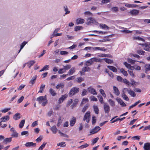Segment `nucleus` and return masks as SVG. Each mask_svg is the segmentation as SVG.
<instances>
[{"label":"nucleus","mask_w":150,"mask_h":150,"mask_svg":"<svg viewBox=\"0 0 150 150\" xmlns=\"http://www.w3.org/2000/svg\"><path fill=\"white\" fill-rule=\"evenodd\" d=\"M76 118L75 117H73L70 121V125L71 126L74 125L76 122Z\"/></svg>","instance_id":"obj_23"},{"label":"nucleus","mask_w":150,"mask_h":150,"mask_svg":"<svg viewBox=\"0 0 150 150\" xmlns=\"http://www.w3.org/2000/svg\"><path fill=\"white\" fill-rule=\"evenodd\" d=\"M93 50L94 51L96 50H100L103 51H106L107 50V49H105L104 47H93Z\"/></svg>","instance_id":"obj_17"},{"label":"nucleus","mask_w":150,"mask_h":150,"mask_svg":"<svg viewBox=\"0 0 150 150\" xmlns=\"http://www.w3.org/2000/svg\"><path fill=\"white\" fill-rule=\"evenodd\" d=\"M49 92L51 95L53 96H55L57 94L54 91V90L52 88H51L50 89Z\"/></svg>","instance_id":"obj_33"},{"label":"nucleus","mask_w":150,"mask_h":150,"mask_svg":"<svg viewBox=\"0 0 150 150\" xmlns=\"http://www.w3.org/2000/svg\"><path fill=\"white\" fill-rule=\"evenodd\" d=\"M143 148L145 150H150V143L149 142L145 143Z\"/></svg>","instance_id":"obj_13"},{"label":"nucleus","mask_w":150,"mask_h":150,"mask_svg":"<svg viewBox=\"0 0 150 150\" xmlns=\"http://www.w3.org/2000/svg\"><path fill=\"white\" fill-rule=\"evenodd\" d=\"M11 109L10 108H5L1 110L2 112L6 113Z\"/></svg>","instance_id":"obj_58"},{"label":"nucleus","mask_w":150,"mask_h":150,"mask_svg":"<svg viewBox=\"0 0 150 150\" xmlns=\"http://www.w3.org/2000/svg\"><path fill=\"white\" fill-rule=\"evenodd\" d=\"M107 67L110 70L114 72H116L117 71V69L115 67L111 66H108Z\"/></svg>","instance_id":"obj_26"},{"label":"nucleus","mask_w":150,"mask_h":150,"mask_svg":"<svg viewBox=\"0 0 150 150\" xmlns=\"http://www.w3.org/2000/svg\"><path fill=\"white\" fill-rule=\"evenodd\" d=\"M11 136L14 137H18V134L15 131L14 132H12Z\"/></svg>","instance_id":"obj_41"},{"label":"nucleus","mask_w":150,"mask_h":150,"mask_svg":"<svg viewBox=\"0 0 150 150\" xmlns=\"http://www.w3.org/2000/svg\"><path fill=\"white\" fill-rule=\"evenodd\" d=\"M133 39L134 40H139L142 41L144 42H145V40L144 39L141 38L139 36L134 37H133Z\"/></svg>","instance_id":"obj_37"},{"label":"nucleus","mask_w":150,"mask_h":150,"mask_svg":"<svg viewBox=\"0 0 150 150\" xmlns=\"http://www.w3.org/2000/svg\"><path fill=\"white\" fill-rule=\"evenodd\" d=\"M88 146V145L87 144H85L83 145H81L80 146H79L78 148L81 149H83L84 148Z\"/></svg>","instance_id":"obj_64"},{"label":"nucleus","mask_w":150,"mask_h":150,"mask_svg":"<svg viewBox=\"0 0 150 150\" xmlns=\"http://www.w3.org/2000/svg\"><path fill=\"white\" fill-rule=\"evenodd\" d=\"M123 82L125 83L126 84L127 86H129L130 84H131V85H132V83H130L129 81H128L126 79H123ZM130 87V86H129Z\"/></svg>","instance_id":"obj_40"},{"label":"nucleus","mask_w":150,"mask_h":150,"mask_svg":"<svg viewBox=\"0 0 150 150\" xmlns=\"http://www.w3.org/2000/svg\"><path fill=\"white\" fill-rule=\"evenodd\" d=\"M124 64L127 68L130 69L131 67V65L130 64L127 63V62H124Z\"/></svg>","instance_id":"obj_59"},{"label":"nucleus","mask_w":150,"mask_h":150,"mask_svg":"<svg viewBox=\"0 0 150 150\" xmlns=\"http://www.w3.org/2000/svg\"><path fill=\"white\" fill-rule=\"evenodd\" d=\"M137 52L138 54L140 55H144L145 53V52L141 50H138L137 51Z\"/></svg>","instance_id":"obj_54"},{"label":"nucleus","mask_w":150,"mask_h":150,"mask_svg":"<svg viewBox=\"0 0 150 150\" xmlns=\"http://www.w3.org/2000/svg\"><path fill=\"white\" fill-rule=\"evenodd\" d=\"M37 100L38 101L39 103H42L43 106H45L47 103L46 97L43 96H40L38 98Z\"/></svg>","instance_id":"obj_1"},{"label":"nucleus","mask_w":150,"mask_h":150,"mask_svg":"<svg viewBox=\"0 0 150 150\" xmlns=\"http://www.w3.org/2000/svg\"><path fill=\"white\" fill-rule=\"evenodd\" d=\"M50 129L51 131L52 132V133L54 134H56L58 131V129L56 127L55 125H54L52 126V127H51Z\"/></svg>","instance_id":"obj_16"},{"label":"nucleus","mask_w":150,"mask_h":150,"mask_svg":"<svg viewBox=\"0 0 150 150\" xmlns=\"http://www.w3.org/2000/svg\"><path fill=\"white\" fill-rule=\"evenodd\" d=\"M25 123V120H22L19 124V128H22L23 126Z\"/></svg>","instance_id":"obj_38"},{"label":"nucleus","mask_w":150,"mask_h":150,"mask_svg":"<svg viewBox=\"0 0 150 150\" xmlns=\"http://www.w3.org/2000/svg\"><path fill=\"white\" fill-rule=\"evenodd\" d=\"M126 92H123V93L122 94V97L123 98L127 101H128L129 100V99L127 96L125 94V93Z\"/></svg>","instance_id":"obj_27"},{"label":"nucleus","mask_w":150,"mask_h":150,"mask_svg":"<svg viewBox=\"0 0 150 150\" xmlns=\"http://www.w3.org/2000/svg\"><path fill=\"white\" fill-rule=\"evenodd\" d=\"M145 73H147V72L150 71V64H146L145 66Z\"/></svg>","instance_id":"obj_36"},{"label":"nucleus","mask_w":150,"mask_h":150,"mask_svg":"<svg viewBox=\"0 0 150 150\" xmlns=\"http://www.w3.org/2000/svg\"><path fill=\"white\" fill-rule=\"evenodd\" d=\"M21 134L22 136L26 135V136H27L28 135V132L27 131H23L21 132Z\"/></svg>","instance_id":"obj_57"},{"label":"nucleus","mask_w":150,"mask_h":150,"mask_svg":"<svg viewBox=\"0 0 150 150\" xmlns=\"http://www.w3.org/2000/svg\"><path fill=\"white\" fill-rule=\"evenodd\" d=\"M99 139V138L98 137H96V138L93 139V140H92V142L93 145L96 143Z\"/></svg>","instance_id":"obj_53"},{"label":"nucleus","mask_w":150,"mask_h":150,"mask_svg":"<svg viewBox=\"0 0 150 150\" xmlns=\"http://www.w3.org/2000/svg\"><path fill=\"white\" fill-rule=\"evenodd\" d=\"M67 95H62L61 97H60L59 99L58 102L60 104L62 103L64 100L67 97Z\"/></svg>","instance_id":"obj_12"},{"label":"nucleus","mask_w":150,"mask_h":150,"mask_svg":"<svg viewBox=\"0 0 150 150\" xmlns=\"http://www.w3.org/2000/svg\"><path fill=\"white\" fill-rule=\"evenodd\" d=\"M96 23H98L96 22V20H95L94 18L92 17L88 18L87 20V22H86V24L88 25H91L94 24H96Z\"/></svg>","instance_id":"obj_5"},{"label":"nucleus","mask_w":150,"mask_h":150,"mask_svg":"<svg viewBox=\"0 0 150 150\" xmlns=\"http://www.w3.org/2000/svg\"><path fill=\"white\" fill-rule=\"evenodd\" d=\"M20 113H16L13 117V119L15 120H16L20 119L21 117L20 116Z\"/></svg>","instance_id":"obj_21"},{"label":"nucleus","mask_w":150,"mask_h":150,"mask_svg":"<svg viewBox=\"0 0 150 150\" xmlns=\"http://www.w3.org/2000/svg\"><path fill=\"white\" fill-rule=\"evenodd\" d=\"M84 80V79L82 77H80L77 78L76 81L79 83H81L82 81Z\"/></svg>","instance_id":"obj_47"},{"label":"nucleus","mask_w":150,"mask_h":150,"mask_svg":"<svg viewBox=\"0 0 150 150\" xmlns=\"http://www.w3.org/2000/svg\"><path fill=\"white\" fill-rule=\"evenodd\" d=\"M88 101V100L87 98L83 99L81 103V105L85 104Z\"/></svg>","instance_id":"obj_46"},{"label":"nucleus","mask_w":150,"mask_h":150,"mask_svg":"<svg viewBox=\"0 0 150 150\" xmlns=\"http://www.w3.org/2000/svg\"><path fill=\"white\" fill-rule=\"evenodd\" d=\"M59 133L60 134L61 136L63 137H65L68 138L69 137V136L67 134H64L60 130L59 131Z\"/></svg>","instance_id":"obj_55"},{"label":"nucleus","mask_w":150,"mask_h":150,"mask_svg":"<svg viewBox=\"0 0 150 150\" xmlns=\"http://www.w3.org/2000/svg\"><path fill=\"white\" fill-rule=\"evenodd\" d=\"M47 143L45 142H44L43 144L40 146L39 148L38 149V150H42L45 146Z\"/></svg>","instance_id":"obj_51"},{"label":"nucleus","mask_w":150,"mask_h":150,"mask_svg":"<svg viewBox=\"0 0 150 150\" xmlns=\"http://www.w3.org/2000/svg\"><path fill=\"white\" fill-rule=\"evenodd\" d=\"M90 98L91 101H97L98 100L96 98L93 96H91L90 97Z\"/></svg>","instance_id":"obj_52"},{"label":"nucleus","mask_w":150,"mask_h":150,"mask_svg":"<svg viewBox=\"0 0 150 150\" xmlns=\"http://www.w3.org/2000/svg\"><path fill=\"white\" fill-rule=\"evenodd\" d=\"M76 69L75 67L71 68L67 73V74L69 75H71L76 71Z\"/></svg>","instance_id":"obj_14"},{"label":"nucleus","mask_w":150,"mask_h":150,"mask_svg":"<svg viewBox=\"0 0 150 150\" xmlns=\"http://www.w3.org/2000/svg\"><path fill=\"white\" fill-rule=\"evenodd\" d=\"M93 63V61L92 58L86 61L85 65L86 66H90Z\"/></svg>","instance_id":"obj_20"},{"label":"nucleus","mask_w":150,"mask_h":150,"mask_svg":"<svg viewBox=\"0 0 150 150\" xmlns=\"http://www.w3.org/2000/svg\"><path fill=\"white\" fill-rule=\"evenodd\" d=\"M45 85H41L40 87V90L39 91V93H42L44 90V89L45 88Z\"/></svg>","instance_id":"obj_44"},{"label":"nucleus","mask_w":150,"mask_h":150,"mask_svg":"<svg viewBox=\"0 0 150 150\" xmlns=\"http://www.w3.org/2000/svg\"><path fill=\"white\" fill-rule=\"evenodd\" d=\"M120 71L124 76H127L128 75L127 73L122 68L120 69Z\"/></svg>","instance_id":"obj_39"},{"label":"nucleus","mask_w":150,"mask_h":150,"mask_svg":"<svg viewBox=\"0 0 150 150\" xmlns=\"http://www.w3.org/2000/svg\"><path fill=\"white\" fill-rule=\"evenodd\" d=\"M64 10L66 12L65 13V14H67L70 13V11H68V9L67 6H65L64 7Z\"/></svg>","instance_id":"obj_61"},{"label":"nucleus","mask_w":150,"mask_h":150,"mask_svg":"<svg viewBox=\"0 0 150 150\" xmlns=\"http://www.w3.org/2000/svg\"><path fill=\"white\" fill-rule=\"evenodd\" d=\"M24 97L22 96L21 98L18 100H17V103H21L24 99Z\"/></svg>","instance_id":"obj_60"},{"label":"nucleus","mask_w":150,"mask_h":150,"mask_svg":"<svg viewBox=\"0 0 150 150\" xmlns=\"http://www.w3.org/2000/svg\"><path fill=\"white\" fill-rule=\"evenodd\" d=\"M90 68L88 67H85L82 69V71H83L84 72H88L89 71H90Z\"/></svg>","instance_id":"obj_30"},{"label":"nucleus","mask_w":150,"mask_h":150,"mask_svg":"<svg viewBox=\"0 0 150 150\" xmlns=\"http://www.w3.org/2000/svg\"><path fill=\"white\" fill-rule=\"evenodd\" d=\"M90 112L89 111L87 112L83 117V120L84 121H86L88 123L90 121Z\"/></svg>","instance_id":"obj_4"},{"label":"nucleus","mask_w":150,"mask_h":150,"mask_svg":"<svg viewBox=\"0 0 150 150\" xmlns=\"http://www.w3.org/2000/svg\"><path fill=\"white\" fill-rule=\"evenodd\" d=\"M127 91L128 93L132 97H135L136 94L130 88H124L123 89L122 92H126Z\"/></svg>","instance_id":"obj_3"},{"label":"nucleus","mask_w":150,"mask_h":150,"mask_svg":"<svg viewBox=\"0 0 150 150\" xmlns=\"http://www.w3.org/2000/svg\"><path fill=\"white\" fill-rule=\"evenodd\" d=\"M37 75H35L34 76H33L32 78L30 81V83L32 84V85H33L35 82V81L37 78Z\"/></svg>","instance_id":"obj_24"},{"label":"nucleus","mask_w":150,"mask_h":150,"mask_svg":"<svg viewBox=\"0 0 150 150\" xmlns=\"http://www.w3.org/2000/svg\"><path fill=\"white\" fill-rule=\"evenodd\" d=\"M78 99H75L74 100V102L71 105V107L72 109L74 107L76 106L78 103Z\"/></svg>","instance_id":"obj_22"},{"label":"nucleus","mask_w":150,"mask_h":150,"mask_svg":"<svg viewBox=\"0 0 150 150\" xmlns=\"http://www.w3.org/2000/svg\"><path fill=\"white\" fill-rule=\"evenodd\" d=\"M108 102L111 106L114 107L115 105V102L111 99L108 100Z\"/></svg>","instance_id":"obj_35"},{"label":"nucleus","mask_w":150,"mask_h":150,"mask_svg":"<svg viewBox=\"0 0 150 150\" xmlns=\"http://www.w3.org/2000/svg\"><path fill=\"white\" fill-rule=\"evenodd\" d=\"M71 68V66L69 64L67 65L66 66H64V68H63L65 71H66Z\"/></svg>","instance_id":"obj_45"},{"label":"nucleus","mask_w":150,"mask_h":150,"mask_svg":"<svg viewBox=\"0 0 150 150\" xmlns=\"http://www.w3.org/2000/svg\"><path fill=\"white\" fill-rule=\"evenodd\" d=\"M89 105L88 104H86L82 109V112L84 113L86 110L89 106Z\"/></svg>","instance_id":"obj_48"},{"label":"nucleus","mask_w":150,"mask_h":150,"mask_svg":"<svg viewBox=\"0 0 150 150\" xmlns=\"http://www.w3.org/2000/svg\"><path fill=\"white\" fill-rule=\"evenodd\" d=\"M12 138V137H10L4 139L3 142L5 144H7L8 142H10L11 141Z\"/></svg>","instance_id":"obj_25"},{"label":"nucleus","mask_w":150,"mask_h":150,"mask_svg":"<svg viewBox=\"0 0 150 150\" xmlns=\"http://www.w3.org/2000/svg\"><path fill=\"white\" fill-rule=\"evenodd\" d=\"M99 98V101L102 104H104L103 102V99L102 96H101L98 97Z\"/></svg>","instance_id":"obj_62"},{"label":"nucleus","mask_w":150,"mask_h":150,"mask_svg":"<svg viewBox=\"0 0 150 150\" xmlns=\"http://www.w3.org/2000/svg\"><path fill=\"white\" fill-rule=\"evenodd\" d=\"M83 27L80 26H76L74 28V30L75 31H77L79 30L82 29Z\"/></svg>","instance_id":"obj_42"},{"label":"nucleus","mask_w":150,"mask_h":150,"mask_svg":"<svg viewBox=\"0 0 150 150\" xmlns=\"http://www.w3.org/2000/svg\"><path fill=\"white\" fill-rule=\"evenodd\" d=\"M116 100L118 103L121 105L122 107H125L126 106V105L123 102V101L120 98H117L116 99Z\"/></svg>","instance_id":"obj_9"},{"label":"nucleus","mask_w":150,"mask_h":150,"mask_svg":"<svg viewBox=\"0 0 150 150\" xmlns=\"http://www.w3.org/2000/svg\"><path fill=\"white\" fill-rule=\"evenodd\" d=\"M93 108L95 113L96 114H98L99 113V109L97 106L94 105Z\"/></svg>","instance_id":"obj_29"},{"label":"nucleus","mask_w":150,"mask_h":150,"mask_svg":"<svg viewBox=\"0 0 150 150\" xmlns=\"http://www.w3.org/2000/svg\"><path fill=\"white\" fill-rule=\"evenodd\" d=\"M139 11L136 9H133L130 11L129 13L132 16H136L139 13Z\"/></svg>","instance_id":"obj_11"},{"label":"nucleus","mask_w":150,"mask_h":150,"mask_svg":"<svg viewBox=\"0 0 150 150\" xmlns=\"http://www.w3.org/2000/svg\"><path fill=\"white\" fill-rule=\"evenodd\" d=\"M79 88L73 87L71 89L69 94L70 96H72L79 92Z\"/></svg>","instance_id":"obj_2"},{"label":"nucleus","mask_w":150,"mask_h":150,"mask_svg":"<svg viewBox=\"0 0 150 150\" xmlns=\"http://www.w3.org/2000/svg\"><path fill=\"white\" fill-rule=\"evenodd\" d=\"M99 91L100 93L102 95L103 97H104L105 98L106 97V94L105 93L103 89H100V90Z\"/></svg>","instance_id":"obj_49"},{"label":"nucleus","mask_w":150,"mask_h":150,"mask_svg":"<svg viewBox=\"0 0 150 150\" xmlns=\"http://www.w3.org/2000/svg\"><path fill=\"white\" fill-rule=\"evenodd\" d=\"M64 83H60L57 85V86H56V88L57 89H58L60 88H62L63 87H64Z\"/></svg>","instance_id":"obj_31"},{"label":"nucleus","mask_w":150,"mask_h":150,"mask_svg":"<svg viewBox=\"0 0 150 150\" xmlns=\"http://www.w3.org/2000/svg\"><path fill=\"white\" fill-rule=\"evenodd\" d=\"M100 28H102L103 29H106L107 30L109 29V28L105 24H100Z\"/></svg>","instance_id":"obj_43"},{"label":"nucleus","mask_w":150,"mask_h":150,"mask_svg":"<svg viewBox=\"0 0 150 150\" xmlns=\"http://www.w3.org/2000/svg\"><path fill=\"white\" fill-rule=\"evenodd\" d=\"M103 108L105 113H108L110 111V107L109 105L106 103L104 104Z\"/></svg>","instance_id":"obj_8"},{"label":"nucleus","mask_w":150,"mask_h":150,"mask_svg":"<svg viewBox=\"0 0 150 150\" xmlns=\"http://www.w3.org/2000/svg\"><path fill=\"white\" fill-rule=\"evenodd\" d=\"M35 63V62L34 60H31L27 63L28 65L29 68H30V67L32 66Z\"/></svg>","instance_id":"obj_34"},{"label":"nucleus","mask_w":150,"mask_h":150,"mask_svg":"<svg viewBox=\"0 0 150 150\" xmlns=\"http://www.w3.org/2000/svg\"><path fill=\"white\" fill-rule=\"evenodd\" d=\"M88 92L91 94L93 95H96L97 93L96 90L94 89L92 86H89L87 88Z\"/></svg>","instance_id":"obj_7"},{"label":"nucleus","mask_w":150,"mask_h":150,"mask_svg":"<svg viewBox=\"0 0 150 150\" xmlns=\"http://www.w3.org/2000/svg\"><path fill=\"white\" fill-rule=\"evenodd\" d=\"M127 61L129 63H131L132 64H134L136 62V61L132 59H131L129 58L127 59Z\"/></svg>","instance_id":"obj_50"},{"label":"nucleus","mask_w":150,"mask_h":150,"mask_svg":"<svg viewBox=\"0 0 150 150\" xmlns=\"http://www.w3.org/2000/svg\"><path fill=\"white\" fill-rule=\"evenodd\" d=\"M113 89L115 94L117 96H119L120 94V93L118 88L116 86H114L113 87Z\"/></svg>","instance_id":"obj_19"},{"label":"nucleus","mask_w":150,"mask_h":150,"mask_svg":"<svg viewBox=\"0 0 150 150\" xmlns=\"http://www.w3.org/2000/svg\"><path fill=\"white\" fill-rule=\"evenodd\" d=\"M27 43V42H25V41L23 42L21 45V48L20 50L18 52V53H19L21 49L23 48V47L25 46V44Z\"/></svg>","instance_id":"obj_56"},{"label":"nucleus","mask_w":150,"mask_h":150,"mask_svg":"<svg viewBox=\"0 0 150 150\" xmlns=\"http://www.w3.org/2000/svg\"><path fill=\"white\" fill-rule=\"evenodd\" d=\"M93 62H101L103 60L102 59L98 58L96 57L92 58Z\"/></svg>","instance_id":"obj_28"},{"label":"nucleus","mask_w":150,"mask_h":150,"mask_svg":"<svg viewBox=\"0 0 150 150\" xmlns=\"http://www.w3.org/2000/svg\"><path fill=\"white\" fill-rule=\"evenodd\" d=\"M25 146L26 147H33L36 146V144L33 142H28L25 144Z\"/></svg>","instance_id":"obj_10"},{"label":"nucleus","mask_w":150,"mask_h":150,"mask_svg":"<svg viewBox=\"0 0 150 150\" xmlns=\"http://www.w3.org/2000/svg\"><path fill=\"white\" fill-rule=\"evenodd\" d=\"M122 32L125 33H131L132 32V31H129L127 30V28H125V29L124 30H122L121 31Z\"/></svg>","instance_id":"obj_63"},{"label":"nucleus","mask_w":150,"mask_h":150,"mask_svg":"<svg viewBox=\"0 0 150 150\" xmlns=\"http://www.w3.org/2000/svg\"><path fill=\"white\" fill-rule=\"evenodd\" d=\"M84 22L85 20L81 18H78L76 20V23L77 25L83 23Z\"/></svg>","instance_id":"obj_15"},{"label":"nucleus","mask_w":150,"mask_h":150,"mask_svg":"<svg viewBox=\"0 0 150 150\" xmlns=\"http://www.w3.org/2000/svg\"><path fill=\"white\" fill-rule=\"evenodd\" d=\"M102 59L105 60V61L108 64H111L113 62V61L112 60L108 58H105Z\"/></svg>","instance_id":"obj_32"},{"label":"nucleus","mask_w":150,"mask_h":150,"mask_svg":"<svg viewBox=\"0 0 150 150\" xmlns=\"http://www.w3.org/2000/svg\"><path fill=\"white\" fill-rule=\"evenodd\" d=\"M100 129L101 128L98 126L96 127L93 129L90 130V134H93L97 133Z\"/></svg>","instance_id":"obj_6"},{"label":"nucleus","mask_w":150,"mask_h":150,"mask_svg":"<svg viewBox=\"0 0 150 150\" xmlns=\"http://www.w3.org/2000/svg\"><path fill=\"white\" fill-rule=\"evenodd\" d=\"M9 119V117L8 115H6L3 117L1 118V122H5L8 120Z\"/></svg>","instance_id":"obj_18"}]
</instances>
